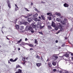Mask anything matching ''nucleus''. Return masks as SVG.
Returning a JSON list of instances; mask_svg holds the SVG:
<instances>
[{"instance_id":"20e7f679","label":"nucleus","mask_w":73,"mask_h":73,"mask_svg":"<svg viewBox=\"0 0 73 73\" xmlns=\"http://www.w3.org/2000/svg\"><path fill=\"white\" fill-rule=\"evenodd\" d=\"M18 59V58H16L14 60H13V59L11 58L10 59V61L11 62H15L17 61V60Z\"/></svg>"},{"instance_id":"3c124183","label":"nucleus","mask_w":73,"mask_h":73,"mask_svg":"<svg viewBox=\"0 0 73 73\" xmlns=\"http://www.w3.org/2000/svg\"><path fill=\"white\" fill-rule=\"evenodd\" d=\"M8 63L9 64H11V63L10 62V61L9 60L8 61Z\"/></svg>"},{"instance_id":"9d476101","label":"nucleus","mask_w":73,"mask_h":73,"mask_svg":"<svg viewBox=\"0 0 73 73\" xmlns=\"http://www.w3.org/2000/svg\"><path fill=\"white\" fill-rule=\"evenodd\" d=\"M64 7H69V5L66 3H65L64 4Z\"/></svg>"},{"instance_id":"09e8293b","label":"nucleus","mask_w":73,"mask_h":73,"mask_svg":"<svg viewBox=\"0 0 73 73\" xmlns=\"http://www.w3.org/2000/svg\"><path fill=\"white\" fill-rule=\"evenodd\" d=\"M37 21H40V19H37Z\"/></svg>"},{"instance_id":"5fc2aeb1","label":"nucleus","mask_w":73,"mask_h":73,"mask_svg":"<svg viewBox=\"0 0 73 73\" xmlns=\"http://www.w3.org/2000/svg\"><path fill=\"white\" fill-rule=\"evenodd\" d=\"M33 5V3L32 2L31 3V5Z\"/></svg>"},{"instance_id":"8fccbe9b","label":"nucleus","mask_w":73,"mask_h":73,"mask_svg":"<svg viewBox=\"0 0 73 73\" xmlns=\"http://www.w3.org/2000/svg\"><path fill=\"white\" fill-rule=\"evenodd\" d=\"M17 10H18V9H17V8L15 9V11H17Z\"/></svg>"},{"instance_id":"052dcab7","label":"nucleus","mask_w":73,"mask_h":73,"mask_svg":"<svg viewBox=\"0 0 73 73\" xmlns=\"http://www.w3.org/2000/svg\"><path fill=\"white\" fill-rule=\"evenodd\" d=\"M38 18H39V19H41V17H38Z\"/></svg>"},{"instance_id":"a19ab883","label":"nucleus","mask_w":73,"mask_h":73,"mask_svg":"<svg viewBox=\"0 0 73 73\" xmlns=\"http://www.w3.org/2000/svg\"><path fill=\"white\" fill-rule=\"evenodd\" d=\"M22 60L23 61H25V58H23Z\"/></svg>"},{"instance_id":"f03ea898","label":"nucleus","mask_w":73,"mask_h":73,"mask_svg":"<svg viewBox=\"0 0 73 73\" xmlns=\"http://www.w3.org/2000/svg\"><path fill=\"white\" fill-rule=\"evenodd\" d=\"M52 59L54 61L57 60L58 59V56H54L52 57Z\"/></svg>"},{"instance_id":"a878e982","label":"nucleus","mask_w":73,"mask_h":73,"mask_svg":"<svg viewBox=\"0 0 73 73\" xmlns=\"http://www.w3.org/2000/svg\"><path fill=\"white\" fill-rule=\"evenodd\" d=\"M34 8L35 9V11H37L38 12H39V11L37 9L36 7H34Z\"/></svg>"},{"instance_id":"a18cd8bd","label":"nucleus","mask_w":73,"mask_h":73,"mask_svg":"<svg viewBox=\"0 0 73 73\" xmlns=\"http://www.w3.org/2000/svg\"><path fill=\"white\" fill-rule=\"evenodd\" d=\"M33 50V49L32 48H31L30 49V50Z\"/></svg>"},{"instance_id":"f704fd0d","label":"nucleus","mask_w":73,"mask_h":73,"mask_svg":"<svg viewBox=\"0 0 73 73\" xmlns=\"http://www.w3.org/2000/svg\"><path fill=\"white\" fill-rule=\"evenodd\" d=\"M53 71L54 72H56V71H57V70L55 68L53 70Z\"/></svg>"},{"instance_id":"338daca9","label":"nucleus","mask_w":73,"mask_h":73,"mask_svg":"<svg viewBox=\"0 0 73 73\" xmlns=\"http://www.w3.org/2000/svg\"><path fill=\"white\" fill-rule=\"evenodd\" d=\"M49 61V59H48L46 61Z\"/></svg>"},{"instance_id":"69168bd1","label":"nucleus","mask_w":73,"mask_h":73,"mask_svg":"<svg viewBox=\"0 0 73 73\" xmlns=\"http://www.w3.org/2000/svg\"><path fill=\"white\" fill-rule=\"evenodd\" d=\"M7 40H9V38H8L7 37Z\"/></svg>"},{"instance_id":"5701e85b","label":"nucleus","mask_w":73,"mask_h":73,"mask_svg":"<svg viewBox=\"0 0 73 73\" xmlns=\"http://www.w3.org/2000/svg\"><path fill=\"white\" fill-rule=\"evenodd\" d=\"M32 13L28 14L27 15V16H28V17H30V16H32Z\"/></svg>"},{"instance_id":"c756f323","label":"nucleus","mask_w":73,"mask_h":73,"mask_svg":"<svg viewBox=\"0 0 73 73\" xmlns=\"http://www.w3.org/2000/svg\"><path fill=\"white\" fill-rule=\"evenodd\" d=\"M26 62H27V61H24L23 62H22V63H23V65H24V64H25Z\"/></svg>"},{"instance_id":"dca6fc26","label":"nucleus","mask_w":73,"mask_h":73,"mask_svg":"<svg viewBox=\"0 0 73 73\" xmlns=\"http://www.w3.org/2000/svg\"><path fill=\"white\" fill-rule=\"evenodd\" d=\"M36 25L33 24L32 25V27L33 28H36Z\"/></svg>"},{"instance_id":"58836bf2","label":"nucleus","mask_w":73,"mask_h":73,"mask_svg":"<svg viewBox=\"0 0 73 73\" xmlns=\"http://www.w3.org/2000/svg\"><path fill=\"white\" fill-rule=\"evenodd\" d=\"M22 45H26V43H22Z\"/></svg>"},{"instance_id":"de8ad7c7","label":"nucleus","mask_w":73,"mask_h":73,"mask_svg":"<svg viewBox=\"0 0 73 73\" xmlns=\"http://www.w3.org/2000/svg\"><path fill=\"white\" fill-rule=\"evenodd\" d=\"M1 6H0V13L1 12Z\"/></svg>"},{"instance_id":"680f3d73","label":"nucleus","mask_w":73,"mask_h":73,"mask_svg":"<svg viewBox=\"0 0 73 73\" xmlns=\"http://www.w3.org/2000/svg\"><path fill=\"white\" fill-rule=\"evenodd\" d=\"M26 45H29V44H28V43H26Z\"/></svg>"},{"instance_id":"aec40b11","label":"nucleus","mask_w":73,"mask_h":73,"mask_svg":"<svg viewBox=\"0 0 73 73\" xmlns=\"http://www.w3.org/2000/svg\"><path fill=\"white\" fill-rule=\"evenodd\" d=\"M62 29H61V30H59V31H58L57 32V33H56V34H58V33H59L60 32H62Z\"/></svg>"},{"instance_id":"6e6d98bb","label":"nucleus","mask_w":73,"mask_h":73,"mask_svg":"<svg viewBox=\"0 0 73 73\" xmlns=\"http://www.w3.org/2000/svg\"><path fill=\"white\" fill-rule=\"evenodd\" d=\"M41 60H43V58H42V56L41 57Z\"/></svg>"},{"instance_id":"1a4fd4ad","label":"nucleus","mask_w":73,"mask_h":73,"mask_svg":"<svg viewBox=\"0 0 73 73\" xmlns=\"http://www.w3.org/2000/svg\"><path fill=\"white\" fill-rule=\"evenodd\" d=\"M36 65L38 67H40V66H41V65H42V64H41V63H36Z\"/></svg>"},{"instance_id":"0e129e2a","label":"nucleus","mask_w":73,"mask_h":73,"mask_svg":"<svg viewBox=\"0 0 73 73\" xmlns=\"http://www.w3.org/2000/svg\"><path fill=\"white\" fill-rule=\"evenodd\" d=\"M65 73H69V72H68V71H66Z\"/></svg>"},{"instance_id":"412c9836","label":"nucleus","mask_w":73,"mask_h":73,"mask_svg":"<svg viewBox=\"0 0 73 73\" xmlns=\"http://www.w3.org/2000/svg\"><path fill=\"white\" fill-rule=\"evenodd\" d=\"M21 41H22V39H20V40H19L17 42V43H16V44H17L19 43H20L21 42Z\"/></svg>"},{"instance_id":"603ef678","label":"nucleus","mask_w":73,"mask_h":73,"mask_svg":"<svg viewBox=\"0 0 73 73\" xmlns=\"http://www.w3.org/2000/svg\"><path fill=\"white\" fill-rule=\"evenodd\" d=\"M55 42H56V43H57V42H58V40H56L55 41Z\"/></svg>"},{"instance_id":"72a5a7b5","label":"nucleus","mask_w":73,"mask_h":73,"mask_svg":"<svg viewBox=\"0 0 73 73\" xmlns=\"http://www.w3.org/2000/svg\"><path fill=\"white\" fill-rule=\"evenodd\" d=\"M44 26H40V29H42V28H44Z\"/></svg>"},{"instance_id":"f3484780","label":"nucleus","mask_w":73,"mask_h":73,"mask_svg":"<svg viewBox=\"0 0 73 73\" xmlns=\"http://www.w3.org/2000/svg\"><path fill=\"white\" fill-rule=\"evenodd\" d=\"M18 71H17L19 73H22V70L20 69H18Z\"/></svg>"},{"instance_id":"bb28decb","label":"nucleus","mask_w":73,"mask_h":73,"mask_svg":"<svg viewBox=\"0 0 73 73\" xmlns=\"http://www.w3.org/2000/svg\"><path fill=\"white\" fill-rule=\"evenodd\" d=\"M37 18H35L33 20L35 21H37Z\"/></svg>"},{"instance_id":"4c0bfd02","label":"nucleus","mask_w":73,"mask_h":73,"mask_svg":"<svg viewBox=\"0 0 73 73\" xmlns=\"http://www.w3.org/2000/svg\"><path fill=\"white\" fill-rule=\"evenodd\" d=\"M21 28L22 29H24V27H23V26H21Z\"/></svg>"},{"instance_id":"37998d69","label":"nucleus","mask_w":73,"mask_h":73,"mask_svg":"<svg viewBox=\"0 0 73 73\" xmlns=\"http://www.w3.org/2000/svg\"><path fill=\"white\" fill-rule=\"evenodd\" d=\"M39 34H40L41 35H42V32H39Z\"/></svg>"},{"instance_id":"4468645a","label":"nucleus","mask_w":73,"mask_h":73,"mask_svg":"<svg viewBox=\"0 0 73 73\" xmlns=\"http://www.w3.org/2000/svg\"><path fill=\"white\" fill-rule=\"evenodd\" d=\"M27 20L29 22H31L32 21V19L30 18H29Z\"/></svg>"},{"instance_id":"ddd939ff","label":"nucleus","mask_w":73,"mask_h":73,"mask_svg":"<svg viewBox=\"0 0 73 73\" xmlns=\"http://www.w3.org/2000/svg\"><path fill=\"white\" fill-rule=\"evenodd\" d=\"M47 15H48V16H49H49H52V13H48L47 14Z\"/></svg>"},{"instance_id":"423d86ee","label":"nucleus","mask_w":73,"mask_h":73,"mask_svg":"<svg viewBox=\"0 0 73 73\" xmlns=\"http://www.w3.org/2000/svg\"><path fill=\"white\" fill-rule=\"evenodd\" d=\"M69 54L66 53L64 55V56H63V58H64V59H65V58H64L65 57H69Z\"/></svg>"},{"instance_id":"4d7b16f0","label":"nucleus","mask_w":73,"mask_h":73,"mask_svg":"<svg viewBox=\"0 0 73 73\" xmlns=\"http://www.w3.org/2000/svg\"><path fill=\"white\" fill-rule=\"evenodd\" d=\"M41 3H45V2H44L42 1Z\"/></svg>"},{"instance_id":"473e14b6","label":"nucleus","mask_w":73,"mask_h":73,"mask_svg":"<svg viewBox=\"0 0 73 73\" xmlns=\"http://www.w3.org/2000/svg\"><path fill=\"white\" fill-rule=\"evenodd\" d=\"M28 23L26 22L24 23V24H25V25H27V24H28Z\"/></svg>"},{"instance_id":"bf43d9fd","label":"nucleus","mask_w":73,"mask_h":73,"mask_svg":"<svg viewBox=\"0 0 73 73\" xmlns=\"http://www.w3.org/2000/svg\"><path fill=\"white\" fill-rule=\"evenodd\" d=\"M71 56H73V53H71Z\"/></svg>"},{"instance_id":"c9c22d12","label":"nucleus","mask_w":73,"mask_h":73,"mask_svg":"<svg viewBox=\"0 0 73 73\" xmlns=\"http://www.w3.org/2000/svg\"><path fill=\"white\" fill-rule=\"evenodd\" d=\"M48 28H49V29H52V27H51V26H48Z\"/></svg>"},{"instance_id":"2f4dec72","label":"nucleus","mask_w":73,"mask_h":73,"mask_svg":"<svg viewBox=\"0 0 73 73\" xmlns=\"http://www.w3.org/2000/svg\"><path fill=\"white\" fill-rule=\"evenodd\" d=\"M25 9L26 11H28V12H29V11L28 9L27 8H25Z\"/></svg>"},{"instance_id":"7ed1b4c3","label":"nucleus","mask_w":73,"mask_h":73,"mask_svg":"<svg viewBox=\"0 0 73 73\" xmlns=\"http://www.w3.org/2000/svg\"><path fill=\"white\" fill-rule=\"evenodd\" d=\"M7 3L8 5V7H9V8H11V4H10V1L9 0H7Z\"/></svg>"},{"instance_id":"f257e3e1","label":"nucleus","mask_w":73,"mask_h":73,"mask_svg":"<svg viewBox=\"0 0 73 73\" xmlns=\"http://www.w3.org/2000/svg\"><path fill=\"white\" fill-rule=\"evenodd\" d=\"M28 30L31 31V33H34L33 29H32V27L31 26H29L28 29Z\"/></svg>"},{"instance_id":"c85d7f7f","label":"nucleus","mask_w":73,"mask_h":73,"mask_svg":"<svg viewBox=\"0 0 73 73\" xmlns=\"http://www.w3.org/2000/svg\"><path fill=\"white\" fill-rule=\"evenodd\" d=\"M55 27V30H58V27Z\"/></svg>"},{"instance_id":"a211bd4d","label":"nucleus","mask_w":73,"mask_h":73,"mask_svg":"<svg viewBox=\"0 0 73 73\" xmlns=\"http://www.w3.org/2000/svg\"><path fill=\"white\" fill-rule=\"evenodd\" d=\"M48 65L49 67H50V68H51V67H52V64H51V63L49 62L48 63Z\"/></svg>"},{"instance_id":"13d9d810","label":"nucleus","mask_w":73,"mask_h":73,"mask_svg":"<svg viewBox=\"0 0 73 73\" xmlns=\"http://www.w3.org/2000/svg\"><path fill=\"white\" fill-rule=\"evenodd\" d=\"M18 50H20V48H18Z\"/></svg>"},{"instance_id":"9b49d317","label":"nucleus","mask_w":73,"mask_h":73,"mask_svg":"<svg viewBox=\"0 0 73 73\" xmlns=\"http://www.w3.org/2000/svg\"><path fill=\"white\" fill-rule=\"evenodd\" d=\"M15 27L16 28V29H19V28H20V26L19 25H15Z\"/></svg>"},{"instance_id":"39448f33","label":"nucleus","mask_w":73,"mask_h":73,"mask_svg":"<svg viewBox=\"0 0 73 73\" xmlns=\"http://www.w3.org/2000/svg\"><path fill=\"white\" fill-rule=\"evenodd\" d=\"M57 26L58 28H61L62 27V25H61L60 23L57 24Z\"/></svg>"},{"instance_id":"774afa93","label":"nucleus","mask_w":73,"mask_h":73,"mask_svg":"<svg viewBox=\"0 0 73 73\" xmlns=\"http://www.w3.org/2000/svg\"><path fill=\"white\" fill-rule=\"evenodd\" d=\"M1 47H2V46H0V48H1Z\"/></svg>"},{"instance_id":"b1692460","label":"nucleus","mask_w":73,"mask_h":73,"mask_svg":"<svg viewBox=\"0 0 73 73\" xmlns=\"http://www.w3.org/2000/svg\"><path fill=\"white\" fill-rule=\"evenodd\" d=\"M56 15H57L58 16H61V14L60 13H56Z\"/></svg>"},{"instance_id":"49530a36","label":"nucleus","mask_w":73,"mask_h":73,"mask_svg":"<svg viewBox=\"0 0 73 73\" xmlns=\"http://www.w3.org/2000/svg\"><path fill=\"white\" fill-rule=\"evenodd\" d=\"M39 56H36V58H39Z\"/></svg>"},{"instance_id":"e433bc0d","label":"nucleus","mask_w":73,"mask_h":73,"mask_svg":"<svg viewBox=\"0 0 73 73\" xmlns=\"http://www.w3.org/2000/svg\"><path fill=\"white\" fill-rule=\"evenodd\" d=\"M35 44H36V43H37V39H35Z\"/></svg>"},{"instance_id":"e2e57ef3","label":"nucleus","mask_w":73,"mask_h":73,"mask_svg":"<svg viewBox=\"0 0 73 73\" xmlns=\"http://www.w3.org/2000/svg\"><path fill=\"white\" fill-rule=\"evenodd\" d=\"M72 60H73V57L71 58Z\"/></svg>"},{"instance_id":"0eeeda50","label":"nucleus","mask_w":73,"mask_h":73,"mask_svg":"<svg viewBox=\"0 0 73 73\" xmlns=\"http://www.w3.org/2000/svg\"><path fill=\"white\" fill-rule=\"evenodd\" d=\"M60 22L62 25H64V24H65L66 23L65 21H61Z\"/></svg>"},{"instance_id":"393cba45","label":"nucleus","mask_w":73,"mask_h":73,"mask_svg":"<svg viewBox=\"0 0 73 73\" xmlns=\"http://www.w3.org/2000/svg\"><path fill=\"white\" fill-rule=\"evenodd\" d=\"M38 16V14H35L33 15V17H37V16Z\"/></svg>"},{"instance_id":"6ab92c4d","label":"nucleus","mask_w":73,"mask_h":73,"mask_svg":"<svg viewBox=\"0 0 73 73\" xmlns=\"http://www.w3.org/2000/svg\"><path fill=\"white\" fill-rule=\"evenodd\" d=\"M29 46H30V47H31V48H33L34 47V46H33V44H29Z\"/></svg>"},{"instance_id":"7c9ffc66","label":"nucleus","mask_w":73,"mask_h":73,"mask_svg":"<svg viewBox=\"0 0 73 73\" xmlns=\"http://www.w3.org/2000/svg\"><path fill=\"white\" fill-rule=\"evenodd\" d=\"M17 19H16L15 20V24H16V23H17Z\"/></svg>"},{"instance_id":"c03bdc74","label":"nucleus","mask_w":73,"mask_h":73,"mask_svg":"<svg viewBox=\"0 0 73 73\" xmlns=\"http://www.w3.org/2000/svg\"><path fill=\"white\" fill-rule=\"evenodd\" d=\"M62 47H63L64 46H65V44H63L61 46Z\"/></svg>"},{"instance_id":"cd10ccee","label":"nucleus","mask_w":73,"mask_h":73,"mask_svg":"<svg viewBox=\"0 0 73 73\" xmlns=\"http://www.w3.org/2000/svg\"><path fill=\"white\" fill-rule=\"evenodd\" d=\"M56 21H58V22H60L61 21V20L60 19H58V18H57L56 19Z\"/></svg>"},{"instance_id":"2eb2a0df","label":"nucleus","mask_w":73,"mask_h":73,"mask_svg":"<svg viewBox=\"0 0 73 73\" xmlns=\"http://www.w3.org/2000/svg\"><path fill=\"white\" fill-rule=\"evenodd\" d=\"M22 68V67H21L20 65H17L16 66V68L17 69V68Z\"/></svg>"},{"instance_id":"6e6552de","label":"nucleus","mask_w":73,"mask_h":73,"mask_svg":"<svg viewBox=\"0 0 73 73\" xmlns=\"http://www.w3.org/2000/svg\"><path fill=\"white\" fill-rule=\"evenodd\" d=\"M51 26L53 27H56V25L54 22H52Z\"/></svg>"},{"instance_id":"864d4df0","label":"nucleus","mask_w":73,"mask_h":73,"mask_svg":"<svg viewBox=\"0 0 73 73\" xmlns=\"http://www.w3.org/2000/svg\"><path fill=\"white\" fill-rule=\"evenodd\" d=\"M28 40V39H27V38H26L25 39V41H26Z\"/></svg>"},{"instance_id":"f8f14e48","label":"nucleus","mask_w":73,"mask_h":73,"mask_svg":"<svg viewBox=\"0 0 73 73\" xmlns=\"http://www.w3.org/2000/svg\"><path fill=\"white\" fill-rule=\"evenodd\" d=\"M41 17L42 18V20H45V17H44V15H41Z\"/></svg>"},{"instance_id":"ea45409f","label":"nucleus","mask_w":73,"mask_h":73,"mask_svg":"<svg viewBox=\"0 0 73 73\" xmlns=\"http://www.w3.org/2000/svg\"><path fill=\"white\" fill-rule=\"evenodd\" d=\"M15 5L17 8H19V7H18V6H17V5L15 4Z\"/></svg>"},{"instance_id":"4be33fe9","label":"nucleus","mask_w":73,"mask_h":73,"mask_svg":"<svg viewBox=\"0 0 73 73\" xmlns=\"http://www.w3.org/2000/svg\"><path fill=\"white\" fill-rule=\"evenodd\" d=\"M52 64L53 65H54V66H55L56 65V62H53L52 63Z\"/></svg>"},{"instance_id":"79ce46f5","label":"nucleus","mask_w":73,"mask_h":73,"mask_svg":"<svg viewBox=\"0 0 73 73\" xmlns=\"http://www.w3.org/2000/svg\"><path fill=\"white\" fill-rule=\"evenodd\" d=\"M49 20H52V18L51 17H49Z\"/></svg>"}]
</instances>
